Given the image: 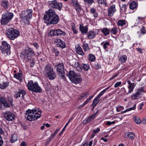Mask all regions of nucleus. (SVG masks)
<instances>
[{
  "label": "nucleus",
  "mask_w": 146,
  "mask_h": 146,
  "mask_svg": "<svg viewBox=\"0 0 146 146\" xmlns=\"http://www.w3.org/2000/svg\"><path fill=\"white\" fill-rule=\"evenodd\" d=\"M46 15H44L43 17L44 22L48 24H57L59 20V18L56 15L54 10L49 9L45 11Z\"/></svg>",
  "instance_id": "obj_1"
},
{
  "label": "nucleus",
  "mask_w": 146,
  "mask_h": 146,
  "mask_svg": "<svg viewBox=\"0 0 146 146\" xmlns=\"http://www.w3.org/2000/svg\"><path fill=\"white\" fill-rule=\"evenodd\" d=\"M33 10L32 9L26 10L22 11L20 14L21 22L25 25H29L30 20L32 18Z\"/></svg>",
  "instance_id": "obj_2"
},
{
  "label": "nucleus",
  "mask_w": 146,
  "mask_h": 146,
  "mask_svg": "<svg viewBox=\"0 0 146 146\" xmlns=\"http://www.w3.org/2000/svg\"><path fill=\"white\" fill-rule=\"evenodd\" d=\"M34 54V52L30 48L27 47L21 52L22 58L26 62L29 61L30 63V67H33L35 62L32 60H30L31 57Z\"/></svg>",
  "instance_id": "obj_3"
},
{
  "label": "nucleus",
  "mask_w": 146,
  "mask_h": 146,
  "mask_svg": "<svg viewBox=\"0 0 146 146\" xmlns=\"http://www.w3.org/2000/svg\"><path fill=\"white\" fill-rule=\"evenodd\" d=\"M41 111L35 109L28 110L26 112L25 117L27 120L29 121L36 120L41 117Z\"/></svg>",
  "instance_id": "obj_4"
},
{
  "label": "nucleus",
  "mask_w": 146,
  "mask_h": 146,
  "mask_svg": "<svg viewBox=\"0 0 146 146\" xmlns=\"http://www.w3.org/2000/svg\"><path fill=\"white\" fill-rule=\"evenodd\" d=\"M27 86L28 89L32 92L35 93H40L42 90L37 82H34L32 80L29 81Z\"/></svg>",
  "instance_id": "obj_5"
},
{
  "label": "nucleus",
  "mask_w": 146,
  "mask_h": 146,
  "mask_svg": "<svg viewBox=\"0 0 146 146\" xmlns=\"http://www.w3.org/2000/svg\"><path fill=\"white\" fill-rule=\"evenodd\" d=\"M13 99L11 96L8 97L7 101L3 97H0V108H1L3 106L6 108L10 107V105L12 107H14V105L13 104Z\"/></svg>",
  "instance_id": "obj_6"
},
{
  "label": "nucleus",
  "mask_w": 146,
  "mask_h": 146,
  "mask_svg": "<svg viewBox=\"0 0 146 146\" xmlns=\"http://www.w3.org/2000/svg\"><path fill=\"white\" fill-rule=\"evenodd\" d=\"M19 32L16 29L13 28H10L7 29L5 34L7 37L12 40H14L19 36Z\"/></svg>",
  "instance_id": "obj_7"
},
{
  "label": "nucleus",
  "mask_w": 146,
  "mask_h": 146,
  "mask_svg": "<svg viewBox=\"0 0 146 146\" xmlns=\"http://www.w3.org/2000/svg\"><path fill=\"white\" fill-rule=\"evenodd\" d=\"M14 16L13 13L6 12L2 15L1 19V23L3 25H5L8 23L13 18Z\"/></svg>",
  "instance_id": "obj_8"
},
{
  "label": "nucleus",
  "mask_w": 146,
  "mask_h": 146,
  "mask_svg": "<svg viewBox=\"0 0 146 146\" xmlns=\"http://www.w3.org/2000/svg\"><path fill=\"white\" fill-rule=\"evenodd\" d=\"M0 50L4 54L9 55L10 54V46L6 41L2 42V45L0 46Z\"/></svg>",
  "instance_id": "obj_9"
},
{
  "label": "nucleus",
  "mask_w": 146,
  "mask_h": 146,
  "mask_svg": "<svg viewBox=\"0 0 146 146\" xmlns=\"http://www.w3.org/2000/svg\"><path fill=\"white\" fill-rule=\"evenodd\" d=\"M48 3L49 6L53 9H58L59 11L61 10L62 7L61 3L58 2L56 0L48 1Z\"/></svg>",
  "instance_id": "obj_10"
},
{
  "label": "nucleus",
  "mask_w": 146,
  "mask_h": 146,
  "mask_svg": "<svg viewBox=\"0 0 146 146\" xmlns=\"http://www.w3.org/2000/svg\"><path fill=\"white\" fill-rule=\"evenodd\" d=\"M57 71L58 75L62 78H64L65 73L64 65L62 63H60L57 66Z\"/></svg>",
  "instance_id": "obj_11"
},
{
  "label": "nucleus",
  "mask_w": 146,
  "mask_h": 146,
  "mask_svg": "<svg viewBox=\"0 0 146 146\" xmlns=\"http://www.w3.org/2000/svg\"><path fill=\"white\" fill-rule=\"evenodd\" d=\"M70 63L76 71L80 72L81 71V69L80 67V64L77 60L75 59H72L70 61Z\"/></svg>",
  "instance_id": "obj_12"
},
{
  "label": "nucleus",
  "mask_w": 146,
  "mask_h": 146,
  "mask_svg": "<svg viewBox=\"0 0 146 146\" xmlns=\"http://www.w3.org/2000/svg\"><path fill=\"white\" fill-rule=\"evenodd\" d=\"M4 117L9 121H12L15 118V115L9 111H7L3 113Z\"/></svg>",
  "instance_id": "obj_13"
},
{
  "label": "nucleus",
  "mask_w": 146,
  "mask_h": 146,
  "mask_svg": "<svg viewBox=\"0 0 146 146\" xmlns=\"http://www.w3.org/2000/svg\"><path fill=\"white\" fill-rule=\"evenodd\" d=\"M50 34L53 36H60L63 34H65L64 32L58 29L56 30H51L50 31Z\"/></svg>",
  "instance_id": "obj_14"
},
{
  "label": "nucleus",
  "mask_w": 146,
  "mask_h": 146,
  "mask_svg": "<svg viewBox=\"0 0 146 146\" xmlns=\"http://www.w3.org/2000/svg\"><path fill=\"white\" fill-rule=\"evenodd\" d=\"M115 5H113L109 7L108 10V15L109 16H112L116 11Z\"/></svg>",
  "instance_id": "obj_15"
},
{
  "label": "nucleus",
  "mask_w": 146,
  "mask_h": 146,
  "mask_svg": "<svg viewBox=\"0 0 146 146\" xmlns=\"http://www.w3.org/2000/svg\"><path fill=\"white\" fill-rule=\"evenodd\" d=\"M54 42L58 47L64 48L65 46V43L64 41L59 38H56Z\"/></svg>",
  "instance_id": "obj_16"
},
{
  "label": "nucleus",
  "mask_w": 146,
  "mask_h": 146,
  "mask_svg": "<svg viewBox=\"0 0 146 146\" xmlns=\"http://www.w3.org/2000/svg\"><path fill=\"white\" fill-rule=\"evenodd\" d=\"M26 92L25 91L23 90H19L18 91H17L14 95V97L16 98L20 97L21 94H22V98L23 99L24 97V96L26 94Z\"/></svg>",
  "instance_id": "obj_17"
},
{
  "label": "nucleus",
  "mask_w": 146,
  "mask_h": 146,
  "mask_svg": "<svg viewBox=\"0 0 146 146\" xmlns=\"http://www.w3.org/2000/svg\"><path fill=\"white\" fill-rule=\"evenodd\" d=\"M127 84L129 85L128 86V88L129 89V90L127 93L128 94L132 92L133 90V89L135 86V84L134 83H131L130 81L128 80L127 81Z\"/></svg>",
  "instance_id": "obj_18"
},
{
  "label": "nucleus",
  "mask_w": 146,
  "mask_h": 146,
  "mask_svg": "<svg viewBox=\"0 0 146 146\" xmlns=\"http://www.w3.org/2000/svg\"><path fill=\"white\" fill-rule=\"evenodd\" d=\"M74 77L72 81L71 82L76 84H79L82 81V78H81L80 75L78 74L77 75Z\"/></svg>",
  "instance_id": "obj_19"
},
{
  "label": "nucleus",
  "mask_w": 146,
  "mask_h": 146,
  "mask_svg": "<svg viewBox=\"0 0 146 146\" xmlns=\"http://www.w3.org/2000/svg\"><path fill=\"white\" fill-rule=\"evenodd\" d=\"M98 113V111H97L96 113H93L91 116H89L87 118L83 121V122L84 124H86L89 123L91 121L93 120L95 118Z\"/></svg>",
  "instance_id": "obj_20"
},
{
  "label": "nucleus",
  "mask_w": 146,
  "mask_h": 146,
  "mask_svg": "<svg viewBox=\"0 0 146 146\" xmlns=\"http://www.w3.org/2000/svg\"><path fill=\"white\" fill-rule=\"evenodd\" d=\"M78 73H76L74 71L70 70L69 71L68 74H67V76L71 82L75 77V76H76Z\"/></svg>",
  "instance_id": "obj_21"
},
{
  "label": "nucleus",
  "mask_w": 146,
  "mask_h": 146,
  "mask_svg": "<svg viewBox=\"0 0 146 146\" xmlns=\"http://www.w3.org/2000/svg\"><path fill=\"white\" fill-rule=\"evenodd\" d=\"M102 96V95L100 93L99 95L94 99L92 105V106L93 107V109L95 107L96 105L99 102L100 100L99 99Z\"/></svg>",
  "instance_id": "obj_22"
},
{
  "label": "nucleus",
  "mask_w": 146,
  "mask_h": 146,
  "mask_svg": "<svg viewBox=\"0 0 146 146\" xmlns=\"http://www.w3.org/2000/svg\"><path fill=\"white\" fill-rule=\"evenodd\" d=\"M47 77L50 80H54L56 76L55 73L53 71V70L46 74Z\"/></svg>",
  "instance_id": "obj_23"
},
{
  "label": "nucleus",
  "mask_w": 146,
  "mask_h": 146,
  "mask_svg": "<svg viewBox=\"0 0 146 146\" xmlns=\"http://www.w3.org/2000/svg\"><path fill=\"white\" fill-rule=\"evenodd\" d=\"M125 137H128L130 139H133L135 137V135L134 133L132 132H127L125 133Z\"/></svg>",
  "instance_id": "obj_24"
},
{
  "label": "nucleus",
  "mask_w": 146,
  "mask_h": 146,
  "mask_svg": "<svg viewBox=\"0 0 146 146\" xmlns=\"http://www.w3.org/2000/svg\"><path fill=\"white\" fill-rule=\"evenodd\" d=\"M79 28L80 31L82 34H86L87 33L88 29L87 26H84L82 25H80Z\"/></svg>",
  "instance_id": "obj_25"
},
{
  "label": "nucleus",
  "mask_w": 146,
  "mask_h": 146,
  "mask_svg": "<svg viewBox=\"0 0 146 146\" xmlns=\"http://www.w3.org/2000/svg\"><path fill=\"white\" fill-rule=\"evenodd\" d=\"M52 70H53V68L52 67L49 65H46L44 67V72H45V74H47Z\"/></svg>",
  "instance_id": "obj_26"
},
{
  "label": "nucleus",
  "mask_w": 146,
  "mask_h": 146,
  "mask_svg": "<svg viewBox=\"0 0 146 146\" xmlns=\"http://www.w3.org/2000/svg\"><path fill=\"white\" fill-rule=\"evenodd\" d=\"M76 51L78 54L83 56L84 53L83 52L82 48L79 45L76 47Z\"/></svg>",
  "instance_id": "obj_27"
},
{
  "label": "nucleus",
  "mask_w": 146,
  "mask_h": 146,
  "mask_svg": "<svg viewBox=\"0 0 146 146\" xmlns=\"http://www.w3.org/2000/svg\"><path fill=\"white\" fill-rule=\"evenodd\" d=\"M96 35L94 31H89L87 34V36L88 38L92 39L94 38Z\"/></svg>",
  "instance_id": "obj_28"
},
{
  "label": "nucleus",
  "mask_w": 146,
  "mask_h": 146,
  "mask_svg": "<svg viewBox=\"0 0 146 146\" xmlns=\"http://www.w3.org/2000/svg\"><path fill=\"white\" fill-rule=\"evenodd\" d=\"M140 93H139L137 91L135 93L133 94L131 96V98L133 100H136L140 97Z\"/></svg>",
  "instance_id": "obj_29"
},
{
  "label": "nucleus",
  "mask_w": 146,
  "mask_h": 146,
  "mask_svg": "<svg viewBox=\"0 0 146 146\" xmlns=\"http://www.w3.org/2000/svg\"><path fill=\"white\" fill-rule=\"evenodd\" d=\"M127 60V57L126 55H123L120 56L119 60L121 63L125 62Z\"/></svg>",
  "instance_id": "obj_30"
},
{
  "label": "nucleus",
  "mask_w": 146,
  "mask_h": 146,
  "mask_svg": "<svg viewBox=\"0 0 146 146\" xmlns=\"http://www.w3.org/2000/svg\"><path fill=\"white\" fill-rule=\"evenodd\" d=\"M89 95V94L87 92H85L81 94L79 97V99L82 100L87 98Z\"/></svg>",
  "instance_id": "obj_31"
},
{
  "label": "nucleus",
  "mask_w": 146,
  "mask_h": 146,
  "mask_svg": "<svg viewBox=\"0 0 146 146\" xmlns=\"http://www.w3.org/2000/svg\"><path fill=\"white\" fill-rule=\"evenodd\" d=\"M9 4V2L7 0H3L1 2V5L5 9L8 8Z\"/></svg>",
  "instance_id": "obj_32"
},
{
  "label": "nucleus",
  "mask_w": 146,
  "mask_h": 146,
  "mask_svg": "<svg viewBox=\"0 0 146 146\" xmlns=\"http://www.w3.org/2000/svg\"><path fill=\"white\" fill-rule=\"evenodd\" d=\"M137 6V3L133 1L130 3L129 5L130 8L132 10H133L135 9Z\"/></svg>",
  "instance_id": "obj_33"
},
{
  "label": "nucleus",
  "mask_w": 146,
  "mask_h": 146,
  "mask_svg": "<svg viewBox=\"0 0 146 146\" xmlns=\"http://www.w3.org/2000/svg\"><path fill=\"white\" fill-rule=\"evenodd\" d=\"M101 32L105 36H107L109 34L110 31L106 28H104L101 30Z\"/></svg>",
  "instance_id": "obj_34"
},
{
  "label": "nucleus",
  "mask_w": 146,
  "mask_h": 146,
  "mask_svg": "<svg viewBox=\"0 0 146 146\" xmlns=\"http://www.w3.org/2000/svg\"><path fill=\"white\" fill-rule=\"evenodd\" d=\"M88 60L90 62H93L96 60V57L95 55L92 54H90L88 55Z\"/></svg>",
  "instance_id": "obj_35"
},
{
  "label": "nucleus",
  "mask_w": 146,
  "mask_h": 146,
  "mask_svg": "<svg viewBox=\"0 0 146 146\" xmlns=\"http://www.w3.org/2000/svg\"><path fill=\"white\" fill-rule=\"evenodd\" d=\"M90 12L93 15V16L95 17H96L98 15L96 9L94 8L90 9Z\"/></svg>",
  "instance_id": "obj_36"
},
{
  "label": "nucleus",
  "mask_w": 146,
  "mask_h": 146,
  "mask_svg": "<svg viewBox=\"0 0 146 146\" xmlns=\"http://www.w3.org/2000/svg\"><path fill=\"white\" fill-rule=\"evenodd\" d=\"M126 21H125L123 20H120L118 21L117 23V25L119 26L122 27L126 25Z\"/></svg>",
  "instance_id": "obj_37"
},
{
  "label": "nucleus",
  "mask_w": 146,
  "mask_h": 146,
  "mask_svg": "<svg viewBox=\"0 0 146 146\" xmlns=\"http://www.w3.org/2000/svg\"><path fill=\"white\" fill-rule=\"evenodd\" d=\"M81 67L82 69L85 71H87L89 68V66L88 64H81Z\"/></svg>",
  "instance_id": "obj_38"
},
{
  "label": "nucleus",
  "mask_w": 146,
  "mask_h": 146,
  "mask_svg": "<svg viewBox=\"0 0 146 146\" xmlns=\"http://www.w3.org/2000/svg\"><path fill=\"white\" fill-rule=\"evenodd\" d=\"M14 76L15 78L18 79L20 81L22 80L23 77L22 74L20 73L15 74Z\"/></svg>",
  "instance_id": "obj_39"
},
{
  "label": "nucleus",
  "mask_w": 146,
  "mask_h": 146,
  "mask_svg": "<svg viewBox=\"0 0 146 146\" xmlns=\"http://www.w3.org/2000/svg\"><path fill=\"white\" fill-rule=\"evenodd\" d=\"M17 136L16 134L13 135L11 138V141L12 143H14L17 141Z\"/></svg>",
  "instance_id": "obj_40"
},
{
  "label": "nucleus",
  "mask_w": 146,
  "mask_h": 146,
  "mask_svg": "<svg viewBox=\"0 0 146 146\" xmlns=\"http://www.w3.org/2000/svg\"><path fill=\"white\" fill-rule=\"evenodd\" d=\"M136 108V105H134L133 107L130 108L129 109H127L125 111L121 112V113H123L127 111H129L132 110H135V109Z\"/></svg>",
  "instance_id": "obj_41"
},
{
  "label": "nucleus",
  "mask_w": 146,
  "mask_h": 146,
  "mask_svg": "<svg viewBox=\"0 0 146 146\" xmlns=\"http://www.w3.org/2000/svg\"><path fill=\"white\" fill-rule=\"evenodd\" d=\"M117 29L116 27H114L112 28L110 30V32L111 34L115 35L117 32Z\"/></svg>",
  "instance_id": "obj_42"
},
{
  "label": "nucleus",
  "mask_w": 146,
  "mask_h": 146,
  "mask_svg": "<svg viewBox=\"0 0 146 146\" xmlns=\"http://www.w3.org/2000/svg\"><path fill=\"white\" fill-rule=\"evenodd\" d=\"M8 84L7 83L3 82L0 84V88L4 89L6 88L8 86Z\"/></svg>",
  "instance_id": "obj_43"
},
{
  "label": "nucleus",
  "mask_w": 146,
  "mask_h": 146,
  "mask_svg": "<svg viewBox=\"0 0 146 146\" xmlns=\"http://www.w3.org/2000/svg\"><path fill=\"white\" fill-rule=\"evenodd\" d=\"M83 47L85 51H87L89 49V46L88 44L84 42L83 43Z\"/></svg>",
  "instance_id": "obj_44"
},
{
  "label": "nucleus",
  "mask_w": 146,
  "mask_h": 146,
  "mask_svg": "<svg viewBox=\"0 0 146 146\" xmlns=\"http://www.w3.org/2000/svg\"><path fill=\"white\" fill-rule=\"evenodd\" d=\"M134 120L135 122L138 124H140L141 122L140 119L137 117H134Z\"/></svg>",
  "instance_id": "obj_45"
},
{
  "label": "nucleus",
  "mask_w": 146,
  "mask_h": 146,
  "mask_svg": "<svg viewBox=\"0 0 146 146\" xmlns=\"http://www.w3.org/2000/svg\"><path fill=\"white\" fill-rule=\"evenodd\" d=\"M74 7L78 13H79L81 11V7L79 4L75 6Z\"/></svg>",
  "instance_id": "obj_46"
},
{
  "label": "nucleus",
  "mask_w": 146,
  "mask_h": 146,
  "mask_svg": "<svg viewBox=\"0 0 146 146\" xmlns=\"http://www.w3.org/2000/svg\"><path fill=\"white\" fill-rule=\"evenodd\" d=\"M72 29L74 33L75 34H77L78 32V31L76 28L75 25L74 24H72L71 25Z\"/></svg>",
  "instance_id": "obj_47"
},
{
  "label": "nucleus",
  "mask_w": 146,
  "mask_h": 146,
  "mask_svg": "<svg viewBox=\"0 0 146 146\" xmlns=\"http://www.w3.org/2000/svg\"><path fill=\"white\" fill-rule=\"evenodd\" d=\"M71 3L74 7L78 4V3L76 0H72Z\"/></svg>",
  "instance_id": "obj_48"
},
{
  "label": "nucleus",
  "mask_w": 146,
  "mask_h": 146,
  "mask_svg": "<svg viewBox=\"0 0 146 146\" xmlns=\"http://www.w3.org/2000/svg\"><path fill=\"white\" fill-rule=\"evenodd\" d=\"M127 6V5L126 4H123L121 7H120V9L124 11H125L126 9Z\"/></svg>",
  "instance_id": "obj_49"
},
{
  "label": "nucleus",
  "mask_w": 146,
  "mask_h": 146,
  "mask_svg": "<svg viewBox=\"0 0 146 146\" xmlns=\"http://www.w3.org/2000/svg\"><path fill=\"white\" fill-rule=\"evenodd\" d=\"M98 3V4H103L104 5H106V3L105 2L104 0H98L97 1Z\"/></svg>",
  "instance_id": "obj_50"
},
{
  "label": "nucleus",
  "mask_w": 146,
  "mask_h": 146,
  "mask_svg": "<svg viewBox=\"0 0 146 146\" xmlns=\"http://www.w3.org/2000/svg\"><path fill=\"white\" fill-rule=\"evenodd\" d=\"M110 43L108 42H106L104 44L103 47L105 49L107 48V46L109 45Z\"/></svg>",
  "instance_id": "obj_51"
},
{
  "label": "nucleus",
  "mask_w": 146,
  "mask_h": 146,
  "mask_svg": "<svg viewBox=\"0 0 146 146\" xmlns=\"http://www.w3.org/2000/svg\"><path fill=\"white\" fill-rule=\"evenodd\" d=\"M115 123V121H113L112 122L108 121L106 123V124L108 125H110L112 124H114Z\"/></svg>",
  "instance_id": "obj_52"
},
{
  "label": "nucleus",
  "mask_w": 146,
  "mask_h": 146,
  "mask_svg": "<svg viewBox=\"0 0 146 146\" xmlns=\"http://www.w3.org/2000/svg\"><path fill=\"white\" fill-rule=\"evenodd\" d=\"M124 108L123 107L120 106L117 107L116 109V110L117 112H119L121 111V110L123 109Z\"/></svg>",
  "instance_id": "obj_53"
},
{
  "label": "nucleus",
  "mask_w": 146,
  "mask_h": 146,
  "mask_svg": "<svg viewBox=\"0 0 146 146\" xmlns=\"http://www.w3.org/2000/svg\"><path fill=\"white\" fill-rule=\"evenodd\" d=\"M121 82H117L115 84L114 86L115 88H117L121 85Z\"/></svg>",
  "instance_id": "obj_54"
},
{
  "label": "nucleus",
  "mask_w": 146,
  "mask_h": 146,
  "mask_svg": "<svg viewBox=\"0 0 146 146\" xmlns=\"http://www.w3.org/2000/svg\"><path fill=\"white\" fill-rule=\"evenodd\" d=\"M110 87V86H109L108 87L106 88L105 89L103 90L100 93L102 95H103V94L106 92V91L108 90Z\"/></svg>",
  "instance_id": "obj_55"
},
{
  "label": "nucleus",
  "mask_w": 146,
  "mask_h": 146,
  "mask_svg": "<svg viewBox=\"0 0 146 146\" xmlns=\"http://www.w3.org/2000/svg\"><path fill=\"white\" fill-rule=\"evenodd\" d=\"M137 91L139 93H140V94H141V92H143V88H138L137 89Z\"/></svg>",
  "instance_id": "obj_56"
},
{
  "label": "nucleus",
  "mask_w": 146,
  "mask_h": 146,
  "mask_svg": "<svg viewBox=\"0 0 146 146\" xmlns=\"http://www.w3.org/2000/svg\"><path fill=\"white\" fill-rule=\"evenodd\" d=\"M141 33L143 34H145V33L146 31L144 27H142L141 29Z\"/></svg>",
  "instance_id": "obj_57"
},
{
  "label": "nucleus",
  "mask_w": 146,
  "mask_h": 146,
  "mask_svg": "<svg viewBox=\"0 0 146 146\" xmlns=\"http://www.w3.org/2000/svg\"><path fill=\"white\" fill-rule=\"evenodd\" d=\"M53 52L55 54V55L57 56L58 55L59 53V51L57 49H54Z\"/></svg>",
  "instance_id": "obj_58"
},
{
  "label": "nucleus",
  "mask_w": 146,
  "mask_h": 146,
  "mask_svg": "<svg viewBox=\"0 0 146 146\" xmlns=\"http://www.w3.org/2000/svg\"><path fill=\"white\" fill-rule=\"evenodd\" d=\"M84 1L90 4H91L93 2V0H84Z\"/></svg>",
  "instance_id": "obj_59"
},
{
  "label": "nucleus",
  "mask_w": 146,
  "mask_h": 146,
  "mask_svg": "<svg viewBox=\"0 0 146 146\" xmlns=\"http://www.w3.org/2000/svg\"><path fill=\"white\" fill-rule=\"evenodd\" d=\"M101 65L99 63H97L95 66V68L96 69H98L100 68H101Z\"/></svg>",
  "instance_id": "obj_60"
},
{
  "label": "nucleus",
  "mask_w": 146,
  "mask_h": 146,
  "mask_svg": "<svg viewBox=\"0 0 146 146\" xmlns=\"http://www.w3.org/2000/svg\"><path fill=\"white\" fill-rule=\"evenodd\" d=\"M26 143L24 141H23L21 143L20 146H27Z\"/></svg>",
  "instance_id": "obj_61"
},
{
  "label": "nucleus",
  "mask_w": 146,
  "mask_h": 146,
  "mask_svg": "<svg viewBox=\"0 0 146 146\" xmlns=\"http://www.w3.org/2000/svg\"><path fill=\"white\" fill-rule=\"evenodd\" d=\"M100 128H98L96 130H94L93 131V132L94 133H98L99 132V131H100Z\"/></svg>",
  "instance_id": "obj_62"
},
{
  "label": "nucleus",
  "mask_w": 146,
  "mask_h": 146,
  "mask_svg": "<svg viewBox=\"0 0 146 146\" xmlns=\"http://www.w3.org/2000/svg\"><path fill=\"white\" fill-rule=\"evenodd\" d=\"M89 100H88L87 99L86 100L85 102H84L83 104L81 105V106H85L86 104L88 103V102H89Z\"/></svg>",
  "instance_id": "obj_63"
},
{
  "label": "nucleus",
  "mask_w": 146,
  "mask_h": 146,
  "mask_svg": "<svg viewBox=\"0 0 146 146\" xmlns=\"http://www.w3.org/2000/svg\"><path fill=\"white\" fill-rule=\"evenodd\" d=\"M137 51L138 52H139L141 54H142L143 53V52L142 51V49L139 48H137Z\"/></svg>",
  "instance_id": "obj_64"
}]
</instances>
